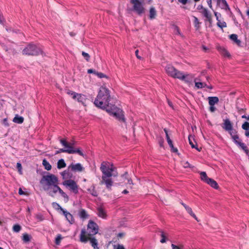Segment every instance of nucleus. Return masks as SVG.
<instances>
[{
	"mask_svg": "<svg viewBox=\"0 0 249 249\" xmlns=\"http://www.w3.org/2000/svg\"><path fill=\"white\" fill-rule=\"evenodd\" d=\"M66 163L64 162V160L63 159L60 160H58L57 162V168L58 169H61L66 167Z\"/></svg>",
	"mask_w": 249,
	"mask_h": 249,
	"instance_id": "473e14b6",
	"label": "nucleus"
},
{
	"mask_svg": "<svg viewBox=\"0 0 249 249\" xmlns=\"http://www.w3.org/2000/svg\"><path fill=\"white\" fill-rule=\"evenodd\" d=\"M62 196L64 198V200L65 202H68L69 200V197L65 193H64V194L62 195Z\"/></svg>",
	"mask_w": 249,
	"mask_h": 249,
	"instance_id": "4d7b16f0",
	"label": "nucleus"
},
{
	"mask_svg": "<svg viewBox=\"0 0 249 249\" xmlns=\"http://www.w3.org/2000/svg\"><path fill=\"white\" fill-rule=\"evenodd\" d=\"M174 33L175 34L181 36V34L180 33V32L178 27L176 25L174 26Z\"/></svg>",
	"mask_w": 249,
	"mask_h": 249,
	"instance_id": "c03bdc74",
	"label": "nucleus"
},
{
	"mask_svg": "<svg viewBox=\"0 0 249 249\" xmlns=\"http://www.w3.org/2000/svg\"><path fill=\"white\" fill-rule=\"evenodd\" d=\"M185 209L187 211V212L192 216L196 220L198 221L197 217L195 215V214L193 212V211L190 207L188 206H185Z\"/></svg>",
	"mask_w": 249,
	"mask_h": 249,
	"instance_id": "bb28decb",
	"label": "nucleus"
},
{
	"mask_svg": "<svg viewBox=\"0 0 249 249\" xmlns=\"http://www.w3.org/2000/svg\"><path fill=\"white\" fill-rule=\"evenodd\" d=\"M171 247L172 249H182L183 246L181 245H180V246H177L173 244H172Z\"/></svg>",
	"mask_w": 249,
	"mask_h": 249,
	"instance_id": "49530a36",
	"label": "nucleus"
},
{
	"mask_svg": "<svg viewBox=\"0 0 249 249\" xmlns=\"http://www.w3.org/2000/svg\"><path fill=\"white\" fill-rule=\"evenodd\" d=\"M219 51L220 53H221V54L222 55H223V56L227 57L228 58H230L231 57V55H230V53L225 48L220 47L219 48Z\"/></svg>",
	"mask_w": 249,
	"mask_h": 249,
	"instance_id": "b1692460",
	"label": "nucleus"
},
{
	"mask_svg": "<svg viewBox=\"0 0 249 249\" xmlns=\"http://www.w3.org/2000/svg\"><path fill=\"white\" fill-rule=\"evenodd\" d=\"M52 206L53 208L56 210H61V211H63V209L61 208V207L56 202H53L52 203Z\"/></svg>",
	"mask_w": 249,
	"mask_h": 249,
	"instance_id": "58836bf2",
	"label": "nucleus"
},
{
	"mask_svg": "<svg viewBox=\"0 0 249 249\" xmlns=\"http://www.w3.org/2000/svg\"><path fill=\"white\" fill-rule=\"evenodd\" d=\"M102 183L105 184L107 189H110L112 185V181L109 177L106 176H102Z\"/></svg>",
	"mask_w": 249,
	"mask_h": 249,
	"instance_id": "2eb2a0df",
	"label": "nucleus"
},
{
	"mask_svg": "<svg viewBox=\"0 0 249 249\" xmlns=\"http://www.w3.org/2000/svg\"><path fill=\"white\" fill-rule=\"evenodd\" d=\"M242 128L243 129L247 130H249V123L248 122H245L242 125Z\"/></svg>",
	"mask_w": 249,
	"mask_h": 249,
	"instance_id": "e433bc0d",
	"label": "nucleus"
},
{
	"mask_svg": "<svg viewBox=\"0 0 249 249\" xmlns=\"http://www.w3.org/2000/svg\"><path fill=\"white\" fill-rule=\"evenodd\" d=\"M207 2L211 9H212V0H207Z\"/></svg>",
	"mask_w": 249,
	"mask_h": 249,
	"instance_id": "e2e57ef3",
	"label": "nucleus"
},
{
	"mask_svg": "<svg viewBox=\"0 0 249 249\" xmlns=\"http://www.w3.org/2000/svg\"><path fill=\"white\" fill-rule=\"evenodd\" d=\"M111 98L109 90L105 87L100 88L98 95L94 102L96 107L105 109L110 115L120 122H125L123 111L110 103Z\"/></svg>",
	"mask_w": 249,
	"mask_h": 249,
	"instance_id": "f257e3e1",
	"label": "nucleus"
},
{
	"mask_svg": "<svg viewBox=\"0 0 249 249\" xmlns=\"http://www.w3.org/2000/svg\"><path fill=\"white\" fill-rule=\"evenodd\" d=\"M121 178H122V180H124V179L126 180L127 181V183L128 184L131 185L133 184L132 180L130 179H129L127 178V173H126L124 175H123Z\"/></svg>",
	"mask_w": 249,
	"mask_h": 249,
	"instance_id": "72a5a7b5",
	"label": "nucleus"
},
{
	"mask_svg": "<svg viewBox=\"0 0 249 249\" xmlns=\"http://www.w3.org/2000/svg\"><path fill=\"white\" fill-rule=\"evenodd\" d=\"M68 173L67 171H64L61 173V175L62 176L63 179L67 178Z\"/></svg>",
	"mask_w": 249,
	"mask_h": 249,
	"instance_id": "603ef678",
	"label": "nucleus"
},
{
	"mask_svg": "<svg viewBox=\"0 0 249 249\" xmlns=\"http://www.w3.org/2000/svg\"><path fill=\"white\" fill-rule=\"evenodd\" d=\"M171 150L175 154H177V155H179V153H178V150L177 148H175V147H174Z\"/></svg>",
	"mask_w": 249,
	"mask_h": 249,
	"instance_id": "13d9d810",
	"label": "nucleus"
},
{
	"mask_svg": "<svg viewBox=\"0 0 249 249\" xmlns=\"http://www.w3.org/2000/svg\"><path fill=\"white\" fill-rule=\"evenodd\" d=\"M168 142L170 147L171 148V149L174 147V145H173V142H172V140L168 141V142Z\"/></svg>",
	"mask_w": 249,
	"mask_h": 249,
	"instance_id": "338daca9",
	"label": "nucleus"
},
{
	"mask_svg": "<svg viewBox=\"0 0 249 249\" xmlns=\"http://www.w3.org/2000/svg\"><path fill=\"white\" fill-rule=\"evenodd\" d=\"M73 96H72V98L73 99H77V101L82 104H84V101L85 100V96L78 93H73Z\"/></svg>",
	"mask_w": 249,
	"mask_h": 249,
	"instance_id": "a211bd4d",
	"label": "nucleus"
},
{
	"mask_svg": "<svg viewBox=\"0 0 249 249\" xmlns=\"http://www.w3.org/2000/svg\"><path fill=\"white\" fill-rule=\"evenodd\" d=\"M80 216L82 218L86 219L88 218V214L85 210H81L80 212Z\"/></svg>",
	"mask_w": 249,
	"mask_h": 249,
	"instance_id": "c9c22d12",
	"label": "nucleus"
},
{
	"mask_svg": "<svg viewBox=\"0 0 249 249\" xmlns=\"http://www.w3.org/2000/svg\"><path fill=\"white\" fill-rule=\"evenodd\" d=\"M217 26L221 29H223V28L227 27V23L226 22L223 21H221L220 20H218L216 23Z\"/></svg>",
	"mask_w": 249,
	"mask_h": 249,
	"instance_id": "2f4dec72",
	"label": "nucleus"
},
{
	"mask_svg": "<svg viewBox=\"0 0 249 249\" xmlns=\"http://www.w3.org/2000/svg\"><path fill=\"white\" fill-rule=\"evenodd\" d=\"M56 189H57V192H59L61 196L65 193L59 186Z\"/></svg>",
	"mask_w": 249,
	"mask_h": 249,
	"instance_id": "052dcab7",
	"label": "nucleus"
},
{
	"mask_svg": "<svg viewBox=\"0 0 249 249\" xmlns=\"http://www.w3.org/2000/svg\"><path fill=\"white\" fill-rule=\"evenodd\" d=\"M62 237L61 234H58L55 238V243L56 245H59L60 243Z\"/></svg>",
	"mask_w": 249,
	"mask_h": 249,
	"instance_id": "4c0bfd02",
	"label": "nucleus"
},
{
	"mask_svg": "<svg viewBox=\"0 0 249 249\" xmlns=\"http://www.w3.org/2000/svg\"><path fill=\"white\" fill-rule=\"evenodd\" d=\"M230 38L234 41L238 46H240L241 44V41L238 39L237 35L236 34H231L230 36Z\"/></svg>",
	"mask_w": 249,
	"mask_h": 249,
	"instance_id": "5701e85b",
	"label": "nucleus"
},
{
	"mask_svg": "<svg viewBox=\"0 0 249 249\" xmlns=\"http://www.w3.org/2000/svg\"><path fill=\"white\" fill-rule=\"evenodd\" d=\"M13 231L15 232H18L21 230V227L19 225H15L13 227Z\"/></svg>",
	"mask_w": 249,
	"mask_h": 249,
	"instance_id": "79ce46f5",
	"label": "nucleus"
},
{
	"mask_svg": "<svg viewBox=\"0 0 249 249\" xmlns=\"http://www.w3.org/2000/svg\"><path fill=\"white\" fill-rule=\"evenodd\" d=\"M63 184L67 187H69L74 194L78 193V186L74 180H66L63 182Z\"/></svg>",
	"mask_w": 249,
	"mask_h": 249,
	"instance_id": "9b49d317",
	"label": "nucleus"
},
{
	"mask_svg": "<svg viewBox=\"0 0 249 249\" xmlns=\"http://www.w3.org/2000/svg\"><path fill=\"white\" fill-rule=\"evenodd\" d=\"M229 133L230 134L231 136H232L233 135H235L236 134H237V131L234 129L233 128L231 129V130H230V131H228Z\"/></svg>",
	"mask_w": 249,
	"mask_h": 249,
	"instance_id": "a18cd8bd",
	"label": "nucleus"
},
{
	"mask_svg": "<svg viewBox=\"0 0 249 249\" xmlns=\"http://www.w3.org/2000/svg\"><path fill=\"white\" fill-rule=\"evenodd\" d=\"M168 142L170 147L171 148V149L174 147V145H173V142H172V140L168 141V142Z\"/></svg>",
	"mask_w": 249,
	"mask_h": 249,
	"instance_id": "774afa93",
	"label": "nucleus"
},
{
	"mask_svg": "<svg viewBox=\"0 0 249 249\" xmlns=\"http://www.w3.org/2000/svg\"><path fill=\"white\" fill-rule=\"evenodd\" d=\"M114 249H124V247L122 245H117L114 246Z\"/></svg>",
	"mask_w": 249,
	"mask_h": 249,
	"instance_id": "6e6d98bb",
	"label": "nucleus"
},
{
	"mask_svg": "<svg viewBox=\"0 0 249 249\" xmlns=\"http://www.w3.org/2000/svg\"><path fill=\"white\" fill-rule=\"evenodd\" d=\"M199 24L200 22H199L198 18L196 17H194V24L195 27H196L197 29L199 28Z\"/></svg>",
	"mask_w": 249,
	"mask_h": 249,
	"instance_id": "a19ab883",
	"label": "nucleus"
},
{
	"mask_svg": "<svg viewBox=\"0 0 249 249\" xmlns=\"http://www.w3.org/2000/svg\"><path fill=\"white\" fill-rule=\"evenodd\" d=\"M96 214L99 217L103 219H106L107 218V212L102 206L99 207L97 208Z\"/></svg>",
	"mask_w": 249,
	"mask_h": 249,
	"instance_id": "4468645a",
	"label": "nucleus"
},
{
	"mask_svg": "<svg viewBox=\"0 0 249 249\" xmlns=\"http://www.w3.org/2000/svg\"><path fill=\"white\" fill-rule=\"evenodd\" d=\"M69 168H71L72 170L74 171L81 172L83 170V168L80 163H77L75 164H71L69 167Z\"/></svg>",
	"mask_w": 249,
	"mask_h": 249,
	"instance_id": "6ab92c4d",
	"label": "nucleus"
},
{
	"mask_svg": "<svg viewBox=\"0 0 249 249\" xmlns=\"http://www.w3.org/2000/svg\"><path fill=\"white\" fill-rule=\"evenodd\" d=\"M115 169L112 164L107 161L103 162L100 167V169L103 174V176L107 177L117 176L115 173Z\"/></svg>",
	"mask_w": 249,
	"mask_h": 249,
	"instance_id": "20e7f679",
	"label": "nucleus"
},
{
	"mask_svg": "<svg viewBox=\"0 0 249 249\" xmlns=\"http://www.w3.org/2000/svg\"><path fill=\"white\" fill-rule=\"evenodd\" d=\"M208 100L210 106H214L215 104H217L219 102L218 98L216 96L209 97Z\"/></svg>",
	"mask_w": 249,
	"mask_h": 249,
	"instance_id": "412c9836",
	"label": "nucleus"
},
{
	"mask_svg": "<svg viewBox=\"0 0 249 249\" xmlns=\"http://www.w3.org/2000/svg\"><path fill=\"white\" fill-rule=\"evenodd\" d=\"M165 70L168 75L174 78H178L186 83H190L192 81L193 76L190 74H184L181 71L178 70L171 65H167Z\"/></svg>",
	"mask_w": 249,
	"mask_h": 249,
	"instance_id": "f03ea898",
	"label": "nucleus"
},
{
	"mask_svg": "<svg viewBox=\"0 0 249 249\" xmlns=\"http://www.w3.org/2000/svg\"><path fill=\"white\" fill-rule=\"evenodd\" d=\"M165 134H166V137L167 139V141L168 142V141L171 140L169 137V136L168 134V130L166 128H164L163 129Z\"/></svg>",
	"mask_w": 249,
	"mask_h": 249,
	"instance_id": "864d4df0",
	"label": "nucleus"
},
{
	"mask_svg": "<svg viewBox=\"0 0 249 249\" xmlns=\"http://www.w3.org/2000/svg\"><path fill=\"white\" fill-rule=\"evenodd\" d=\"M201 179L206 183L208 181V180L210 179L209 178L205 172H201L200 173Z\"/></svg>",
	"mask_w": 249,
	"mask_h": 249,
	"instance_id": "cd10ccee",
	"label": "nucleus"
},
{
	"mask_svg": "<svg viewBox=\"0 0 249 249\" xmlns=\"http://www.w3.org/2000/svg\"><path fill=\"white\" fill-rule=\"evenodd\" d=\"M17 168L18 169V172H19V173L20 174H22V170H21L22 167H21V164L19 163H17Z\"/></svg>",
	"mask_w": 249,
	"mask_h": 249,
	"instance_id": "5fc2aeb1",
	"label": "nucleus"
},
{
	"mask_svg": "<svg viewBox=\"0 0 249 249\" xmlns=\"http://www.w3.org/2000/svg\"><path fill=\"white\" fill-rule=\"evenodd\" d=\"M80 239L81 242L86 243L88 240L90 241L92 247L94 249H98V242L97 240L94 238L90 237V236L87 235V232L85 229H82L80 235Z\"/></svg>",
	"mask_w": 249,
	"mask_h": 249,
	"instance_id": "0eeeda50",
	"label": "nucleus"
},
{
	"mask_svg": "<svg viewBox=\"0 0 249 249\" xmlns=\"http://www.w3.org/2000/svg\"><path fill=\"white\" fill-rule=\"evenodd\" d=\"M182 164L184 168H188V167L191 168L192 167V166L190 165V164L188 162H187V161H186V162H183L182 163Z\"/></svg>",
	"mask_w": 249,
	"mask_h": 249,
	"instance_id": "8fccbe9b",
	"label": "nucleus"
},
{
	"mask_svg": "<svg viewBox=\"0 0 249 249\" xmlns=\"http://www.w3.org/2000/svg\"><path fill=\"white\" fill-rule=\"evenodd\" d=\"M63 212L67 220L70 222H71L73 221L72 215L67 212L64 211Z\"/></svg>",
	"mask_w": 249,
	"mask_h": 249,
	"instance_id": "7c9ffc66",
	"label": "nucleus"
},
{
	"mask_svg": "<svg viewBox=\"0 0 249 249\" xmlns=\"http://www.w3.org/2000/svg\"><path fill=\"white\" fill-rule=\"evenodd\" d=\"M238 145L245 152L247 155L249 154V150L245 143L241 142Z\"/></svg>",
	"mask_w": 249,
	"mask_h": 249,
	"instance_id": "c85d7f7f",
	"label": "nucleus"
},
{
	"mask_svg": "<svg viewBox=\"0 0 249 249\" xmlns=\"http://www.w3.org/2000/svg\"><path fill=\"white\" fill-rule=\"evenodd\" d=\"M43 165L45 167V168L47 170H50L51 169L52 166L50 164V163L47 161L45 160H43L42 162Z\"/></svg>",
	"mask_w": 249,
	"mask_h": 249,
	"instance_id": "f704fd0d",
	"label": "nucleus"
},
{
	"mask_svg": "<svg viewBox=\"0 0 249 249\" xmlns=\"http://www.w3.org/2000/svg\"><path fill=\"white\" fill-rule=\"evenodd\" d=\"M233 141L236 143L237 145H238L240 143H241V140L240 139L239 136L235 137V139L233 140Z\"/></svg>",
	"mask_w": 249,
	"mask_h": 249,
	"instance_id": "de8ad7c7",
	"label": "nucleus"
},
{
	"mask_svg": "<svg viewBox=\"0 0 249 249\" xmlns=\"http://www.w3.org/2000/svg\"><path fill=\"white\" fill-rule=\"evenodd\" d=\"M157 11L154 6H151L149 9V18L150 19H153L156 18Z\"/></svg>",
	"mask_w": 249,
	"mask_h": 249,
	"instance_id": "aec40b11",
	"label": "nucleus"
},
{
	"mask_svg": "<svg viewBox=\"0 0 249 249\" xmlns=\"http://www.w3.org/2000/svg\"><path fill=\"white\" fill-rule=\"evenodd\" d=\"M43 181L46 182V184L44 186H51L52 185H57L58 178L53 175H49L44 176L41 182Z\"/></svg>",
	"mask_w": 249,
	"mask_h": 249,
	"instance_id": "1a4fd4ad",
	"label": "nucleus"
},
{
	"mask_svg": "<svg viewBox=\"0 0 249 249\" xmlns=\"http://www.w3.org/2000/svg\"><path fill=\"white\" fill-rule=\"evenodd\" d=\"M58 186L57 185H52L51 186H44L43 189L45 191H47L48 195L51 196H54L55 194L57 192Z\"/></svg>",
	"mask_w": 249,
	"mask_h": 249,
	"instance_id": "f8f14e48",
	"label": "nucleus"
},
{
	"mask_svg": "<svg viewBox=\"0 0 249 249\" xmlns=\"http://www.w3.org/2000/svg\"><path fill=\"white\" fill-rule=\"evenodd\" d=\"M214 16L216 18L217 21H218V20H220L219 18L221 17V14L219 13H218L217 12H214Z\"/></svg>",
	"mask_w": 249,
	"mask_h": 249,
	"instance_id": "3c124183",
	"label": "nucleus"
},
{
	"mask_svg": "<svg viewBox=\"0 0 249 249\" xmlns=\"http://www.w3.org/2000/svg\"><path fill=\"white\" fill-rule=\"evenodd\" d=\"M168 142L170 147L171 148V149L174 147V145H173V142H172V140L168 141V142Z\"/></svg>",
	"mask_w": 249,
	"mask_h": 249,
	"instance_id": "0e129e2a",
	"label": "nucleus"
},
{
	"mask_svg": "<svg viewBox=\"0 0 249 249\" xmlns=\"http://www.w3.org/2000/svg\"><path fill=\"white\" fill-rule=\"evenodd\" d=\"M115 169L112 164L107 161L103 162L100 167V169L103 174V176L107 177L117 176L115 173Z\"/></svg>",
	"mask_w": 249,
	"mask_h": 249,
	"instance_id": "39448f33",
	"label": "nucleus"
},
{
	"mask_svg": "<svg viewBox=\"0 0 249 249\" xmlns=\"http://www.w3.org/2000/svg\"><path fill=\"white\" fill-rule=\"evenodd\" d=\"M215 107H214V106H210L209 110L211 112H213L215 111Z\"/></svg>",
	"mask_w": 249,
	"mask_h": 249,
	"instance_id": "bf43d9fd",
	"label": "nucleus"
},
{
	"mask_svg": "<svg viewBox=\"0 0 249 249\" xmlns=\"http://www.w3.org/2000/svg\"><path fill=\"white\" fill-rule=\"evenodd\" d=\"M96 72H97V71L93 69H89L88 70V73H94V74H96Z\"/></svg>",
	"mask_w": 249,
	"mask_h": 249,
	"instance_id": "680f3d73",
	"label": "nucleus"
},
{
	"mask_svg": "<svg viewBox=\"0 0 249 249\" xmlns=\"http://www.w3.org/2000/svg\"><path fill=\"white\" fill-rule=\"evenodd\" d=\"M88 230L89 231L88 233H87V235H93L98 233V226L97 224L93 221L90 220L88 225Z\"/></svg>",
	"mask_w": 249,
	"mask_h": 249,
	"instance_id": "9d476101",
	"label": "nucleus"
},
{
	"mask_svg": "<svg viewBox=\"0 0 249 249\" xmlns=\"http://www.w3.org/2000/svg\"><path fill=\"white\" fill-rule=\"evenodd\" d=\"M82 54L83 56L85 58V59L87 61H89L90 58V56L89 54V53H85V52H82Z\"/></svg>",
	"mask_w": 249,
	"mask_h": 249,
	"instance_id": "37998d69",
	"label": "nucleus"
},
{
	"mask_svg": "<svg viewBox=\"0 0 249 249\" xmlns=\"http://www.w3.org/2000/svg\"><path fill=\"white\" fill-rule=\"evenodd\" d=\"M200 12L207 19L210 24L212 23V14L208 11L206 8L203 9Z\"/></svg>",
	"mask_w": 249,
	"mask_h": 249,
	"instance_id": "f3484780",
	"label": "nucleus"
},
{
	"mask_svg": "<svg viewBox=\"0 0 249 249\" xmlns=\"http://www.w3.org/2000/svg\"><path fill=\"white\" fill-rule=\"evenodd\" d=\"M168 142L170 147L171 148V149L174 147V145H173V142H172V140L168 141V142Z\"/></svg>",
	"mask_w": 249,
	"mask_h": 249,
	"instance_id": "69168bd1",
	"label": "nucleus"
},
{
	"mask_svg": "<svg viewBox=\"0 0 249 249\" xmlns=\"http://www.w3.org/2000/svg\"><path fill=\"white\" fill-rule=\"evenodd\" d=\"M207 183L214 189H218V188L217 182L212 178H210Z\"/></svg>",
	"mask_w": 249,
	"mask_h": 249,
	"instance_id": "a878e982",
	"label": "nucleus"
},
{
	"mask_svg": "<svg viewBox=\"0 0 249 249\" xmlns=\"http://www.w3.org/2000/svg\"><path fill=\"white\" fill-rule=\"evenodd\" d=\"M217 4L218 5L221 9L225 10H230V8L226 0H216Z\"/></svg>",
	"mask_w": 249,
	"mask_h": 249,
	"instance_id": "dca6fc26",
	"label": "nucleus"
},
{
	"mask_svg": "<svg viewBox=\"0 0 249 249\" xmlns=\"http://www.w3.org/2000/svg\"><path fill=\"white\" fill-rule=\"evenodd\" d=\"M60 142L64 147L63 148H61L59 150L60 151L65 152L69 154H78L80 156L84 155L80 148H77L74 146V143L73 142H69L65 139H60Z\"/></svg>",
	"mask_w": 249,
	"mask_h": 249,
	"instance_id": "7ed1b4c3",
	"label": "nucleus"
},
{
	"mask_svg": "<svg viewBox=\"0 0 249 249\" xmlns=\"http://www.w3.org/2000/svg\"><path fill=\"white\" fill-rule=\"evenodd\" d=\"M22 239L26 242H29L30 240V236L27 233H24L23 235Z\"/></svg>",
	"mask_w": 249,
	"mask_h": 249,
	"instance_id": "ea45409f",
	"label": "nucleus"
},
{
	"mask_svg": "<svg viewBox=\"0 0 249 249\" xmlns=\"http://www.w3.org/2000/svg\"><path fill=\"white\" fill-rule=\"evenodd\" d=\"M13 122L18 124H22L24 121V118L22 116H20L18 114L16 115L13 120Z\"/></svg>",
	"mask_w": 249,
	"mask_h": 249,
	"instance_id": "4be33fe9",
	"label": "nucleus"
},
{
	"mask_svg": "<svg viewBox=\"0 0 249 249\" xmlns=\"http://www.w3.org/2000/svg\"><path fill=\"white\" fill-rule=\"evenodd\" d=\"M142 1L143 0H130V3L133 4V10L138 15H142L145 13Z\"/></svg>",
	"mask_w": 249,
	"mask_h": 249,
	"instance_id": "6e6552de",
	"label": "nucleus"
},
{
	"mask_svg": "<svg viewBox=\"0 0 249 249\" xmlns=\"http://www.w3.org/2000/svg\"><path fill=\"white\" fill-rule=\"evenodd\" d=\"M96 75H97L98 77L101 78H104V77H106V78L107 77V76L102 72H97L96 73Z\"/></svg>",
	"mask_w": 249,
	"mask_h": 249,
	"instance_id": "09e8293b",
	"label": "nucleus"
},
{
	"mask_svg": "<svg viewBox=\"0 0 249 249\" xmlns=\"http://www.w3.org/2000/svg\"><path fill=\"white\" fill-rule=\"evenodd\" d=\"M195 86L198 89H202L207 86V84L205 83L196 82V81H195Z\"/></svg>",
	"mask_w": 249,
	"mask_h": 249,
	"instance_id": "c756f323",
	"label": "nucleus"
},
{
	"mask_svg": "<svg viewBox=\"0 0 249 249\" xmlns=\"http://www.w3.org/2000/svg\"><path fill=\"white\" fill-rule=\"evenodd\" d=\"M160 236L161 239L160 240V242L161 243H164L166 242L167 240H168V235L167 233L164 232L163 231H161Z\"/></svg>",
	"mask_w": 249,
	"mask_h": 249,
	"instance_id": "393cba45",
	"label": "nucleus"
},
{
	"mask_svg": "<svg viewBox=\"0 0 249 249\" xmlns=\"http://www.w3.org/2000/svg\"><path fill=\"white\" fill-rule=\"evenodd\" d=\"M41 49L35 44H29L23 50V55L36 56L41 54Z\"/></svg>",
	"mask_w": 249,
	"mask_h": 249,
	"instance_id": "423d86ee",
	"label": "nucleus"
},
{
	"mask_svg": "<svg viewBox=\"0 0 249 249\" xmlns=\"http://www.w3.org/2000/svg\"><path fill=\"white\" fill-rule=\"evenodd\" d=\"M223 122L222 127L225 131H230V130L233 128L232 124L229 119H225L223 120Z\"/></svg>",
	"mask_w": 249,
	"mask_h": 249,
	"instance_id": "ddd939ff",
	"label": "nucleus"
}]
</instances>
